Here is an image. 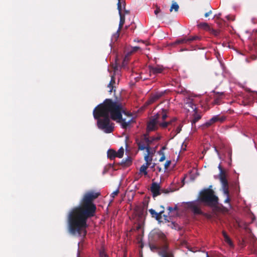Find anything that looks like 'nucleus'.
<instances>
[{"label":"nucleus","instance_id":"f257e3e1","mask_svg":"<svg viewBox=\"0 0 257 257\" xmlns=\"http://www.w3.org/2000/svg\"><path fill=\"white\" fill-rule=\"evenodd\" d=\"M100 192H86L79 206L73 208L68 215L69 230L72 234L85 236L87 233L88 218L95 216L97 207L93 201L100 195Z\"/></svg>","mask_w":257,"mask_h":257},{"label":"nucleus","instance_id":"f03ea898","mask_svg":"<svg viewBox=\"0 0 257 257\" xmlns=\"http://www.w3.org/2000/svg\"><path fill=\"white\" fill-rule=\"evenodd\" d=\"M122 104L110 99H106L104 102L97 106L93 114L95 119L97 120L98 127L106 133H112L114 130V124L109 118L116 120L121 117Z\"/></svg>","mask_w":257,"mask_h":257},{"label":"nucleus","instance_id":"7ed1b4c3","mask_svg":"<svg viewBox=\"0 0 257 257\" xmlns=\"http://www.w3.org/2000/svg\"><path fill=\"white\" fill-rule=\"evenodd\" d=\"M169 111L167 109H162L152 117L147 123V130L148 132L157 130L159 127L165 129L172 124L176 120L174 117L169 121H166Z\"/></svg>","mask_w":257,"mask_h":257},{"label":"nucleus","instance_id":"20e7f679","mask_svg":"<svg viewBox=\"0 0 257 257\" xmlns=\"http://www.w3.org/2000/svg\"><path fill=\"white\" fill-rule=\"evenodd\" d=\"M160 139V136L150 138L148 134H143L136 138V143L139 150L147 152L145 156L153 157L156 152V148L151 147V144L153 141H159Z\"/></svg>","mask_w":257,"mask_h":257},{"label":"nucleus","instance_id":"39448f33","mask_svg":"<svg viewBox=\"0 0 257 257\" xmlns=\"http://www.w3.org/2000/svg\"><path fill=\"white\" fill-rule=\"evenodd\" d=\"M201 202L209 205H215L217 203V197L215 196L214 192L210 189H206L200 194L199 198Z\"/></svg>","mask_w":257,"mask_h":257},{"label":"nucleus","instance_id":"423d86ee","mask_svg":"<svg viewBox=\"0 0 257 257\" xmlns=\"http://www.w3.org/2000/svg\"><path fill=\"white\" fill-rule=\"evenodd\" d=\"M124 154V149L121 147L116 151L113 149H109L107 151V157L110 160H113L115 158H121Z\"/></svg>","mask_w":257,"mask_h":257},{"label":"nucleus","instance_id":"0eeeda50","mask_svg":"<svg viewBox=\"0 0 257 257\" xmlns=\"http://www.w3.org/2000/svg\"><path fill=\"white\" fill-rule=\"evenodd\" d=\"M153 157L151 156L149 157V156H144V159L146 163L141 167L140 169V174H143L145 176H147L148 175L147 169L152 164Z\"/></svg>","mask_w":257,"mask_h":257},{"label":"nucleus","instance_id":"6e6552de","mask_svg":"<svg viewBox=\"0 0 257 257\" xmlns=\"http://www.w3.org/2000/svg\"><path fill=\"white\" fill-rule=\"evenodd\" d=\"M187 207L190 208L195 214H202L200 205L197 201L188 202Z\"/></svg>","mask_w":257,"mask_h":257},{"label":"nucleus","instance_id":"1a4fd4ad","mask_svg":"<svg viewBox=\"0 0 257 257\" xmlns=\"http://www.w3.org/2000/svg\"><path fill=\"white\" fill-rule=\"evenodd\" d=\"M117 8L119 11V14L120 16V21L119 24V27L118 29L116 32V34H117L118 36L119 35V33L121 29L122 28V27L125 23V17L122 14V11L123 9L125 8V6L124 7H122V5H121L120 7H118V5H117Z\"/></svg>","mask_w":257,"mask_h":257},{"label":"nucleus","instance_id":"9d476101","mask_svg":"<svg viewBox=\"0 0 257 257\" xmlns=\"http://www.w3.org/2000/svg\"><path fill=\"white\" fill-rule=\"evenodd\" d=\"M150 190L153 197H156L161 194V186L156 182H153L150 187Z\"/></svg>","mask_w":257,"mask_h":257},{"label":"nucleus","instance_id":"9b49d317","mask_svg":"<svg viewBox=\"0 0 257 257\" xmlns=\"http://www.w3.org/2000/svg\"><path fill=\"white\" fill-rule=\"evenodd\" d=\"M149 68L150 75H151V74L155 75L163 73L166 70L165 68L162 65H157L154 67L149 66Z\"/></svg>","mask_w":257,"mask_h":257},{"label":"nucleus","instance_id":"f8f14e48","mask_svg":"<svg viewBox=\"0 0 257 257\" xmlns=\"http://www.w3.org/2000/svg\"><path fill=\"white\" fill-rule=\"evenodd\" d=\"M124 110L123 106H122V111L121 112V117L120 118H118L116 121L117 122H118L120 123L121 127L123 128H127V127H130L131 125V123L135 122V121L134 120L133 118H132L130 121L126 122L125 121V119H123L122 118V113L124 112Z\"/></svg>","mask_w":257,"mask_h":257},{"label":"nucleus","instance_id":"ddd939ff","mask_svg":"<svg viewBox=\"0 0 257 257\" xmlns=\"http://www.w3.org/2000/svg\"><path fill=\"white\" fill-rule=\"evenodd\" d=\"M225 97V94L224 92H214V96L213 97L214 104H220L221 103L222 99Z\"/></svg>","mask_w":257,"mask_h":257},{"label":"nucleus","instance_id":"4468645a","mask_svg":"<svg viewBox=\"0 0 257 257\" xmlns=\"http://www.w3.org/2000/svg\"><path fill=\"white\" fill-rule=\"evenodd\" d=\"M219 168L221 171V172L220 173V181L223 185V188L225 190L224 192H226L228 194V182L227 180V179L226 178L225 174L222 172V168L220 166H219Z\"/></svg>","mask_w":257,"mask_h":257},{"label":"nucleus","instance_id":"2eb2a0df","mask_svg":"<svg viewBox=\"0 0 257 257\" xmlns=\"http://www.w3.org/2000/svg\"><path fill=\"white\" fill-rule=\"evenodd\" d=\"M200 38L198 36H190L188 38L185 37L183 38L180 39L176 41L177 44H182V43H187L193 41L199 40Z\"/></svg>","mask_w":257,"mask_h":257},{"label":"nucleus","instance_id":"dca6fc26","mask_svg":"<svg viewBox=\"0 0 257 257\" xmlns=\"http://www.w3.org/2000/svg\"><path fill=\"white\" fill-rule=\"evenodd\" d=\"M169 211V215L170 217H174L177 216L178 214V209L177 205L174 207H169L168 208Z\"/></svg>","mask_w":257,"mask_h":257},{"label":"nucleus","instance_id":"f3484780","mask_svg":"<svg viewBox=\"0 0 257 257\" xmlns=\"http://www.w3.org/2000/svg\"><path fill=\"white\" fill-rule=\"evenodd\" d=\"M197 28L199 30H204L205 31L209 32L211 27L207 23L201 22L197 25Z\"/></svg>","mask_w":257,"mask_h":257},{"label":"nucleus","instance_id":"a211bd4d","mask_svg":"<svg viewBox=\"0 0 257 257\" xmlns=\"http://www.w3.org/2000/svg\"><path fill=\"white\" fill-rule=\"evenodd\" d=\"M222 233V235L223 236L224 240L225 242L226 243H227L230 247H234L233 243L232 241L231 240V239H230V238L227 235L226 232L225 231H223Z\"/></svg>","mask_w":257,"mask_h":257},{"label":"nucleus","instance_id":"6ab92c4d","mask_svg":"<svg viewBox=\"0 0 257 257\" xmlns=\"http://www.w3.org/2000/svg\"><path fill=\"white\" fill-rule=\"evenodd\" d=\"M138 51H140L141 52V49L140 47H133L132 50H131V51L130 52L128 53L127 56H126L124 59V62L125 61H128V59L127 58V57L130 56L131 55H132V54L135 53V52H138Z\"/></svg>","mask_w":257,"mask_h":257},{"label":"nucleus","instance_id":"aec40b11","mask_svg":"<svg viewBox=\"0 0 257 257\" xmlns=\"http://www.w3.org/2000/svg\"><path fill=\"white\" fill-rule=\"evenodd\" d=\"M171 126L172 127H174L175 126H176V129L175 131V133L176 134H178L180 132V131H181V129H182V125L180 123H178L177 122V118H176V120L175 122H174V123L170 125L169 126Z\"/></svg>","mask_w":257,"mask_h":257},{"label":"nucleus","instance_id":"412c9836","mask_svg":"<svg viewBox=\"0 0 257 257\" xmlns=\"http://www.w3.org/2000/svg\"><path fill=\"white\" fill-rule=\"evenodd\" d=\"M159 98V96L158 95H153L151 96L149 99L147 101L146 103L147 105H150L155 102Z\"/></svg>","mask_w":257,"mask_h":257},{"label":"nucleus","instance_id":"4be33fe9","mask_svg":"<svg viewBox=\"0 0 257 257\" xmlns=\"http://www.w3.org/2000/svg\"><path fill=\"white\" fill-rule=\"evenodd\" d=\"M211 119L212 121H213V122L215 123L217 121L223 122L225 120L226 118L225 116H220L219 115H217L212 117Z\"/></svg>","mask_w":257,"mask_h":257},{"label":"nucleus","instance_id":"5701e85b","mask_svg":"<svg viewBox=\"0 0 257 257\" xmlns=\"http://www.w3.org/2000/svg\"><path fill=\"white\" fill-rule=\"evenodd\" d=\"M115 83V77L114 76H112L111 80L108 85V87L110 88L109 92H112L113 91L114 85Z\"/></svg>","mask_w":257,"mask_h":257},{"label":"nucleus","instance_id":"b1692460","mask_svg":"<svg viewBox=\"0 0 257 257\" xmlns=\"http://www.w3.org/2000/svg\"><path fill=\"white\" fill-rule=\"evenodd\" d=\"M202 115L200 114L197 113V111L195 110V112L193 114V119L192 120V123H195L196 122H197L199 120H200L201 118Z\"/></svg>","mask_w":257,"mask_h":257},{"label":"nucleus","instance_id":"393cba45","mask_svg":"<svg viewBox=\"0 0 257 257\" xmlns=\"http://www.w3.org/2000/svg\"><path fill=\"white\" fill-rule=\"evenodd\" d=\"M135 212L138 214L139 217L142 218L143 215V209L140 207H137L135 208Z\"/></svg>","mask_w":257,"mask_h":257},{"label":"nucleus","instance_id":"a878e982","mask_svg":"<svg viewBox=\"0 0 257 257\" xmlns=\"http://www.w3.org/2000/svg\"><path fill=\"white\" fill-rule=\"evenodd\" d=\"M220 31L219 30H218V29L215 30L211 27L209 33L210 34L214 35V36H217L220 34Z\"/></svg>","mask_w":257,"mask_h":257},{"label":"nucleus","instance_id":"bb28decb","mask_svg":"<svg viewBox=\"0 0 257 257\" xmlns=\"http://www.w3.org/2000/svg\"><path fill=\"white\" fill-rule=\"evenodd\" d=\"M179 6L176 3H173L170 8V11L172 12L173 10H174L175 12H177L179 10Z\"/></svg>","mask_w":257,"mask_h":257},{"label":"nucleus","instance_id":"cd10ccee","mask_svg":"<svg viewBox=\"0 0 257 257\" xmlns=\"http://www.w3.org/2000/svg\"><path fill=\"white\" fill-rule=\"evenodd\" d=\"M132 164V160L130 158L127 159L124 162H123V166L124 167H129Z\"/></svg>","mask_w":257,"mask_h":257},{"label":"nucleus","instance_id":"c85d7f7f","mask_svg":"<svg viewBox=\"0 0 257 257\" xmlns=\"http://www.w3.org/2000/svg\"><path fill=\"white\" fill-rule=\"evenodd\" d=\"M213 123H214V122H213V121H212V119L211 118L210 119H209L208 121H207V122H206L203 125L206 126V127H209L210 126H211V125H212Z\"/></svg>","mask_w":257,"mask_h":257},{"label":"nucleus","instance_id":"c756f323","mask_svg":"<svg viewBox=\"0 0 257 257\" xmlns=\"http://www.w3.org/2000/svg\"><path fill=\"white\" fill-rule=\"evenodd\" d=\"M155 10L154 11V13L156 16H158V14L161 12V10L160 8L157 5L155 6Z\"/></svg>","mask_w":257,"mask_h":257},{"label":"nucleus","instance_id":"7c9ffc66","mask_svg":"<svg viewBox=\"0 0 257 257\" xmlns=\"http://www.w3.org/2000/svg\"><path fill=\"white\" fill-rule=\"evenodd\" d=\"M117 5L120 7L121 5H122V7H124L125 6V0H118Z\"/></svg>","mask_w":257,"mask_h":257},{"label":"nucleus","instance_id":"2f4dec72","mask_svg":"<svg viewBox=\"0 0 257 257\" xmlns=\"http://www.w3.org/2000/svg\"><path fill=\"white\" fill-rule=\"evenodd\" d=\"M171 161L170 160H168V161H166V162L165 163V165H164V168L165 170H167L169 168V167H170V166L171 165Z\"/></svg>","mask_w":257,"mask_h":257},{"label":"nucleus","instance_id":"473e14b6","mask_svg":"<svg viewBox=\"0 0 257 257\" xmlns=\"http://www.w3.org/2000/svg\"><path fill=\"white\" fill-rule=\"evenodd\" d=\"M158 237L160 238L163 241H166V236L163 233H159L158 234Z\"/></svg>","mask_w":257,"mask_h":257},{"label":"nucleus","instance_id":"72a5a7b5","mask_svg":"<svg viewBox=\"0 0 257 257\" xmlns=\"http://www.w3.org/2000/svg\"><path fill=\"white\" fill-rule=\"evenodd\" d=\"M118 192H119L118 190H116L115 191H114L113 193H112L111 196H112V198H114L115 196H117L118 194Z\"/></svg>","mask_w":257,"mask_h":257},{"label":"nucleus","instance_id":"f704fd0d","mask_svg":"<svg viewBox=\"0 0 257 257\" xmlns=\"http://www.w3.org/2000/svg\"><path fill=\"white\" fill-rule=\"evenodd\" d=\"M225 193L226 194V195H227V198L225 199V202L226 203H229V202H230V198H229V192L228 191V194H227V193L226 192H225Z\"/></svg>","mask_w":257,"mask_h":257},{"label":"nucleus","instance_id":"c9c22d12","mask_svg":"<svg viewBox=\"0 0 257 257\" xmlns=\"http://www.w3.org/2000/svg\"><path fill=\"white\" fill-rule=\"evenodd\" d=\"M149 211H150V213L153 215H154V214H157V213L156 212V211L153 209H150Z\"/></svg>","mask_w":257,"mask_h":257},{"label":"nucleus","instance_id":"e433bc0d","mask_svg":"<svg viewBox=\"0 0 257 257\" xmlns=\"http://www.w3.org/2000/svg\"><path fill=\"white\" fill-rule=\"evenodd\" d=\"M100 257H108L107 255L104 252H100Z\"/></svg>","mask_w":257,"mask_h":257},{"label":"nucleus","instance_id":"4c0bfd02","mask_svg":"<svg viewBox=\"0 0 257 257\" xmlns=\"http://www.w3.org/2000/svg\"><path fill=\"white\" fill-rule=\"evenodd\" d=\"M158 154L159 155H160L161 156H163V155H165L164 152L162 151V150H160L158 152Z\"/></svg>","mask_w":257,"mask_h":257},{"label":"nucleus","instance_id":"58836bf2","mask_svg":"<svg viewBox=\"0 0 257 257\" xmlns=\"http://www.w3.org/2000/svg\"><path fill=\"white\" fill-rule=\"evenodd\" d=\"M165 160V155H163V156H161V158L159 159L160 162H163Z\"/></svg>","mask_w":257,"mask_h":257},{"label":"nucleus","instance_id":"ea45409f","mask_svg":"<svg viewBox=\"0 0 257 257\" xmlns=\"http://www.w3.org/2000/svg\"><path fill=\"white\" fill-rule=\"evenodd\" d=\"M166 146H163V147H162L161 148V149H160V150H162V151H163V152H164V151L165 150H166Z\"/></svg>","mask_w":257,"mask_h":257},{"label":"nucleus","instance_id":"a19ab883","mask_svg":"<svg viewBox=\"0 0 257 257\" xmlns=\"http://www.w3.org/2000/svg\"><path fill=\"white\" fill-rule=\"evenodd\" d=\"M141 228V225H139L137 227V229L139 230Z\"/></svg>","mask_w":257,"mask_h":257},{"label":"nucleus","instance_id":"79ce46f5","mask_svg":"<svg viewBox=\"0 0 257 257\" xmlns=\"http://www.w3.org/2000/svg\"><path fill=\"white\" fill-rule=\"evenodd\" d=\"M208 16H209V14L208 13H206L205 15V16L206 17H207Z\"/></svg>","mask_w":257,"mask_h":257},{"label":"nucleus","instance_id":"37998d69","mask_svg":"<svg viewBox=\"0 0 257 257\" xmlns=\"http://www.w3.org/2000/svg\"><path fill=\"white\" fill-rule=\"evenodd\" d=\"M240 104L245 105V104L242 101Z\"/></svg>","mask_w":257,"mask_h":257},{"label":"nucleus","instance_id":"c03bdc74","mask_svg":"<svg viewBox=\"0 0 257 257\" xmlns=\"http://www.w3.org/2000/svg\"><path fill=\"white\" fill-rule=\"evenodd\" d=\"M142 78H143V76H142ZM143 79L145 80V79H147V78H146V77H143Z\"/></svg>","mask_w":257,"mask_h":257},{"label":"nucleus","instance_id":"a18cd8bd","mask_svg":"<svg viewBox=\"0 0 257 257\" xmlns=\"http://www.w3.org/2000/svg\"><path fill=\"white\" fill-rule=\"evenodd\" d=\"M127 28V27H126H126H125V29H126Z\"/></svg>","mask_w":257,"mask_h":257}]
</instances>
